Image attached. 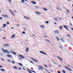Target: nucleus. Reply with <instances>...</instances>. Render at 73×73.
<instances>
[{
	"label": "nucleus",
	"mask_w": 73,
	"mask_h": 73,
	"mask_svg": "<svg viewBox=\"0 0 73 73\" xmlns=\"http://www.w3.org/2000/svg\"><path fill=\"white\" fill-rule=\"evenodd\" d=\"M10 52L11 54H14L15 55H16V52H15V51L12 50H11L10 51Z\"/></svg>",
	"instance_id": "obj_1"
},
{
	"label": "nucleus",
	"mask_w": 73,
	"mask_h": 73,
	"mask_svg": "<svg viewBox=\"0 0 73 73\" xmlns=\"http://www.w3.org/2000/svg\"><path fill=\"white\" fill-rule=\"evenodd\" d=\"M40 53L42 54H44V55H47V54H46L45 52H44V51H40Z\"/></svg>",
	"instance_id": "obj_2"
},
{
	"label": "nucleus",
	"mask_w": 73,
	"mask_h": 73,
	"mask_svg": "<svg viewBox=\"0 0 73 73\" xmlns=\"http://www.w3.org/2000/svg\"><path fill=\"white\" fill-rule=\"evenodd\" d=\"M7 57H9V58H12V55H11L7 54Z\"/></svg>",
	"instance_id": "obj_3"
},
{
	"label": "nucleus",
	"mask_w": 73,
	"mask_h": 73,
	"mask_svg": "<svg viewBox=\"0 0 73 73\" xmlns=\"http://www.w3.org/2000/svg\"><path fill=\"white\" fill-rule=\"evenodd\" d=\"M2 50L3 52V53H6V51H7V50H4L3 48H2Z\"/></svg>",
	"instance_id": "obj_4"
},
{
	"label": "nucleus",
	"mask_w": 73,
	"mask_h": 73,
	"mask_svg": "<svg viewBox=\"0 0 73 73\" xmlns=\"http://www.w3.org/2000/svg\"><path fill=\"white\" fill-rule=\"evenodd\" d=\"M63 27H64V28H65V29H66V30H67V31H69V30L68 29V27H67V26H66V25H63Z\"/></svg>",
	"instance_id": "obj_5"
},
{
	"label": "nucleus",
	"mask_w": 73,
	"mask_h": 73,
	"mask_svg": "<svg viewBox=\"0 0 73 73\" xmlns=\"http://www.w3.org/2000/svg\"><path fill=\"white\" fill-rule=\"evenodd\" d=\"M2 17H8V16L7 15H4V14H3L2 15Z\"/></svg>",
	"instance_id": "obj_6"
},
{
	"label": "nucleus",
	"mask_w": 73,
	"mask_h": 73,
	"mask_svg": "<svg viewBox=\"0 0 73 73\" xmlns=\"http://www.w3.org/2000/svg\"><path fill=\"white\" fill-rule=\"evenodd\" d=\"M31 58L32 60H33V61H34L35 62H38V61L35 60V59L33 58Z\"/></svg>",
	"instance_id": "obj_7"
},
{
	"label": "nucleus",
	"mask_w": 73,
	"mask_h": 73,
	"mask_svg": "<svg viewBox=\"0 0 73 73\" xmlns=\"http://www.w3.org/2000/svg\"><path fill=\"white\" fill-rule=\"evenodd\" d=\"M24 18L25 19H26L27 20H30V19L28 17H24Z\"/></svg>",
	"instance_id": "obj_8"
},
{
	"label": "nucleus",
	"mask_w": 73,
	"mask_h": 73,
	"mask_svg": "<svg viewBox=\"0 0 73 73\" xmlns=\"http://www.w3.org/2000/svg\"><path fill=\"white\" fill-rule=\"evenodd\" d=\"M54 32L55 33H57V34H58V33H58V30H55L54 31Z\"/></svg>",
	"instance_id": "obj_9"
},
{
	"label": "nucleus",
	"mask_w": 73,
	"mask_h": 73,
	"mask_svg": "<svg viewBox=\"0 0 73 73\" xmlns=\"http://www.w3.org/2000/svg\"><path fill=\"white\" fill-rule=\"evenodd\" d=\"M31 3L33 4H36V2L34 1H31Z\"/></svg>",
	"instance_id": "obj_10"
},
{
	"label": "nucleus",
	"mask_w": 73,
	"mask_h": 73,
	"mask_svg": "<svg viewBox=\"0 0 73 73\" xmlns=\"http://www.w3.org/2000/svg\"><path fill=\"white\" fill-rule=\"evenodd\" d=\"M20 57H21V58H25V57L22 55L20 54Z\"/></svg>",
	"instance_id": "obj_11"
},
{
	"label": "nucleus",
	"mask_w": 73,
	"mask_h": 73,
	"mask_svg": "<svg viewBox=\"0 0 73 73\" xmlns=\"http://www.w3.org/2000/svg\"><path fill=\"white\" fill-rule=\"evenodd\" d=\"M27 71L29 72V73H32V72L30 71V69H29V68H27Z\"/></svg>",
	"instance_id": "obj_12"
},
{
	"label": "nucleus",
	"mask_w": 73,
	"mask_h": 73,
	"mask_svg": "<svg viewBox=\"0 0 73 73\" xmlns=\"http://www.w3.org/2000/svg\"><path fill=\"white\" fill-rule=\"evenodd\" d=\"M3 45L5 46H9V45L5 44H4Z\"/></svg>",
	"instance_id": "obj_13"
},
{
	"label": "nucleus",
	"mask_w": 73,
	"mask_h": 73,
	"mask_svg": "<svg viewBox=\"0 0 73 73\" xmlns=\"http://www.w3.org/2000/svg\"><path fill=\"white\" fill-rule=\"evenodd\" d=\"M26 52H28V51H29V48H27L26 49Z\"/></svg>",
	"instance_id": "obj_14"
},
{
	"label": "nucleus",
	"mask_w": 73,
	"mask_h": 73,
	"mask_svg": "<svg viewBox=\"0 0 73 73\" xmlns=\"http://www.w3.org/2000/svg\"><path fill=\"white\" fill-rule=\"evenodd\" d=\"M39 66L41 70H42V69H43V67H42L41 66Z\"/></svg>",
	"instance_id": "obj_15"
},
{
	"label": "nucleus",
	"mask_w": 73,
	"mask_h": 73,
	"mask_svg": "<svg viewBox=\"0 0 73 73\" xmlns=\"http://www.w3.org/2000/svg\"><path fill=\"white\" fill-rule=\"evenodd\" d=\"M60 40L62 42H65V41L62 38H60Z\"/></svg>",
	"instance_id": "obj_16"
},
{
	"label": "nucleus",
	"mask_w": 73,
	"mask_h": 73,
	"mask_svg": "<svg viewBox=\"0 0 73 73\" xmlns=\"http://www.w3.org/2000/svg\"><path fill=\"white\" fill-rule=\"evenodd\" d=\"M6 53H7V54H10V52L7 50V51H6Z\"/></svg>",
	"instance_id": "obj_17"
},
{
	"label": "nucleus",
	"mask_w": 73,
	"mask_h": 73,
	"mask_svg": "<svg viewBox=\"0 0 73 73\" xmlns=\"http://www.w3.org/2000/svg\"><path fill=\"white\" fill-rule=\"evenodd\" d=\"M15 37V35L14 34L13 36H12L11 37V38H14V37Z\"/></svg>",
	"instance_id": "obj_18"
},
{
	"label": "nucleus",
	"mask_w": 73,
	"mask_h": 73,
	"mask_svg": "<svg viewBox=\"0 0 73 73\" xmlns=\"http://www.w3.org/2000/svg\"><path fill=\"white\" fill-rule=\"evenodd\" d=\"M42 9H43V10L45 11H47V9L46 8H43Z\"/></svg>",
	"instance_id": "obj_19"
},
{
	"label": "nucleus",
	"mask_w": 73,
	"mask_h": 73,
	"mask_svg": "<svg viewBox=\"0 0 73 73\" xmlns=\"http://www.w3.org/2000/svg\"><path fill=\"white\" fill-rule=\"evenodd\" d=\"M35 13H36V14H37V15H39V14H40L41 13L40 12H36Z\"/></svg>",
	"instance_id": "obj_20"
},
{
	"label": "nucleus",
	"mask_w": 73,
	"mask_h": 73,
	"mask_svg": "<svg viewBox=\"0 0 73 73\" xmlns=\"http://www.w3.org/2000/svg\"><path fill=\"white\" fill-rule=\"evenodd\" d=\"M57 58H59L60 60H61V61H63V60H62V59H61V58L59 57L58 56H57Z\"/></svg>",
	"instance_id": "obj_21"
},
{
	"label": "nucleus",
	"mask_w": 73,
	"mask_h": 73,
	"mask_svg": "<svg viewBox=\"0 0 73 73\" xmlns=\"http://www.w3.org/2000/svg\"><path fill=\"white\" fill-rule=\"evenodd\" d=\"M18 64L20 65V66H23V64L21 63H18Z\"/></svg>",
	"instance_id": "obj_22"
},
{
	"label": "nucleus",
	"mask_w": 73,
	"mask_h": 73,
	"mask_svg": "<svg viewBox=\"0 0 73 73\" xmlns=\"http://www.w3.org/2000/svg\"><path fill=\"white\" fill-rule=\"evenodd\" d=\"M13 68H14V69H17V67L15 66H13Z\"/></svg>",
	"instance_id": "obj_23"
},
{
	"label": "nucleus",
	"mask_w": 73,
	"mask_h": 73,
	"mask_svg": "<svg viewBox=\"0 0 73 73\" xmlns=\"http://www.w3.org/2000/svg\"><path fill=\"white\" fill-rule=\"evenodd\" d=\"M60 30H62V26H60Z\"/></svg>",
	"instance_id": "obj_24"
},
{
	"label": "nucleus",
	"mask_w": 73,
	"mask_h": 73,
	"mask_svg": "<svg viewBox=\"0 0 73 73\" xmlns=\"http://www.w3.org/2000/svg\"><path fill=\"white\" fill-rule=\"evenodd\" d=\"M1 71L2 72H5V70L4 69H1Z\"/></svg>",
	"instance_id": "obj_25"
},
{
	"label": "nucleus",
	"mask_w": 73,
	"mask_h": 73,
	"mask_svg": "<svg viewBox=\"0 0 73 73\" xmlns=\"http://www.w3.org/2000/svg\"><path fill=\"white\" fill-rule=\"evenodd\" d=\"M56 38L57 40H58V41H59L60 40V39L59 38L57 37H56Z\"/></svg>",
	"instance_id": "obj_26"
},
{
	"label": "nucleus",
	"mask_w": 73,
	"mask_h": 73,
	"mask_svg": "<svg viewBox=\"0 0 73 73\" xmlns=\"http://www.w3.org/2000/svg\"><path fill=\"white\" fill-rule=\"evenodd\" d=\"M46 41H48V42H49V43H50V41H49V40H46Z\"/></svg>",
	"instance_id": "obj_27"
},
{
	"label": "nucleus",
	"mask_w": 73,
	"mask_h": 73,
	"mask_svg": "<svg viewBox=\"0 0 73 73\" xmlns=\"http://www.w3.org/2000/svg\"><path fill=\"white\" fill-rule=\"evenodd\" d=\"M40 27H41V28H44V26L43 25H41L40 26Z\"/></svg>",
	"instance_id": "obj_28"
},
{
	"label": "nucleus",
	"mask_w": 73,
	"mask_h": 73,
	"mask_svg": "<svg viewBox=\"0 0 73 73\" xmlns=\"http://www.w3.org/2000/svg\"><path fill=\"white\" fill-rule=\"evenodd\" d=\"M35 8L36 9H39V7L37 6H35Z\"/></svg>",
	"instance_id": "obj_29"
},
{
	"label": "nucleus",
	"mask_w": 73,
	"mask_h": 73,
	"mask_svg": "<svg viewBox=\"0 0 73 73\" xmlns=\"http://www.w3.org/2000/svg\"><path fill=\"white\" fill-rule=\"evenodd\" d=\"M54 19L55 20H56V21H57V19L55 17H54Z\"/></svg>",
	"instance_id": "obj_30"
},
{
	"label": "nucleus",
	"mask_w": 73,
	"mask_h": 73,
	"mask_svg": "<svg viewBox=\"0 0 73 73\" xmlns=\"http://www.w3.org/2000/svg\"><path fill=\"white\" fill-rule=\"evenodd\" d=\"M3 25L4 27H6V25L5 24H3Z\"/></svg>",
	"instance_id": "obj_31"
},
{
	"label": "nucleus",
	"mask_w": 73,
	"mask_h": 73,
	"mask_svg": "<svg viewBox=\"0 0 73 73\" xmlns=\"http://www.w3.org/2000/svg\"><path fill=\"white\" fill-rule=\"evenodd\" d=\"M22 33H23V35H25V33L24 31L22 32Z\"/></svg>",
	"instance_id": "obj_32"
},
{
	"label": "nucleus",
	"mask_w": 73,
	"mask_h": 73,
	"mask_svg": "<svg viewBox=\"0 0 73 73\" xmlns=\"http://www.w3.org/2000/svg\"><path fill=\"white\" fill-rule=\"evenodd\" d=\"M21 1H22V3H24V0H21Z\"/></svg>",
	"instance_id": "obj_33"
},
{
	"label": "nucleus",
	"mask_w": 73,
	"mask_h": 73,
	"mask_svg": "<svg viewBox=\"0 0 73 73\" xmlns=\"http://www.w3.org/2000/svg\"><path fill=\"white\" fill-rule=\"evenodd\" d=\"M8 1L10 2V3H12V1H11V0H7Z\"/></svg>",
	"instance_id": "obj_34"
},
{
	"label": "nucleus",
	"mask_w": 73,
	"mask_h": 73,
	"mask_svg": "<svg viewBox=\"0 0 73 73\" xmlns=\"http://www.w3.org/2000/svg\"><path fill=\"white\" fill-rule=\"evenodd\" d=\"M68 70H70V71H71V72L72 71V70H71V69H70L69 68H68Z\"/></svg>",
	"instance_id": "obj_35"
},
{
	"label": "nucleus",
	"mask_w": 73,
	"mask_h": 73,
	"mask_svg": "<svg viewBox=\"0 0 73 73\" xmlns=\"http://www.w3.org/2000/svg\"><path fill=\"white\" fill-rule=\"evenodd\" d=\"M12 62L13 64H15V62L14 61H12Z\"/></svg>",
	"instance_id": "obj_36"
},
{
	"label": "nucleus",
	"mask_w": 73,
	"mask_h": 73,
	"mask_svg": "<svg viewBox=\"0 0 73 73\" xmlns=\"http://www.w3.org/2000/svg\"><path fill=\"white\" fill-rule=\"evenodd\" d=\"M58 19V20H61L62 19L61 18H57Z\"/></svg>",
	"instance_id": "obj_37"
},
{
	"label": "nucleus",
	"mask_w": 73,
	"mask_h": 73,
	"mask_svg": "<svg viewBox=\"0 0 73 73\" xmlns=\"http://www.w3.org/2000/svg\"><path fill=\"white\" fill-rule=\"evenodd\" d=\"M62 72H63V73H66V72H65V71L64 70H63Z\"/></svg>",
	"instance_id": "obj_38"
},
{
	"label": "nucleus",
	"mask_w": 73,
	"mask_h": 73,
	"mask_svg": "<svg viewBox=\"0 0 73 73\" xmlns=\"http://www.w3.org/2000/svg\"><path fill=\"white\" fill-rule=\"evenodd\" d=\"M32 36H33L34 37H35V38L36 37V36H35V35L34 34H33L32 35Z\"/></svg>",
	"instance_id": "obj_39"
},
{
	"label": "nucleus",
	"mask_w": 73,
	"mask_h": 73,
	"mask_svg": "<svg viewBox=\"0 0 73 73\" xmlns=\"http://www.w3.org/2000/svg\"><path fill=\"white\" fill-rule=\"evenodd\" d=\"M66 11H67V12H69V10L68 9H66Z\"/></svg>",
	"instance_id": "obj_40"
},
{
	"label": "nucleus",
	"mask_w": 73,
	"mask_h": 73,
	"mask_svg": "<svg viewBox=\"0 0 73 73\" xmlns=\"http://www.w3.org/2000/svg\"><path fill=\"white\" fill-rule=\"evenodd\" d=\"M46 23L48 24H49V22L48 21H46Z\"/></svg>",
	"instance_id": "obj_41"
},
{
	"label": "nucleus",
	"mask_w": 73,
	"mask_h": 73,
	"mask_svg": "<svg viewBox=\"0 0 73 73\" xmlns=\"http://www.w3.org/2000/svg\"><path fill=\"white\" fill-rule=\"evenodd\" d=\"M61 64H59V68H61Z\"/></svg>",
	"instance_id": "obj_42"
},
{
	"label": "nucleus",
	"mask_w": 73,
	"mask_h": 73,
	"mask_svg": "<svg viewBox=\"0 0 73 73\" xmlns=\"http://www.w3.org/2000/svg\"><path fill=\"white\" fill-rule=\"evenodd\" d=\"M67 35L68 36V37H69L70 38V35L68 34H67Z\"/></svg>",
	"instance_id": "obj_43"
},
{
	"label": "nucleus",
	"mask_w": 73,
	"mask_h": 73,
	"mask_svg": "<svg viewBox=\"0 0 73 73\" xmlns=\"http://www.w3.org/2000/svg\"><path fill=\"white\" fill-rule=\"evenodd\" d=\"M65 68H66V69H68L69 68L66 66H65Z\"/></svg>",
	"instance_id": "obj_44"
},
{
	"label": "nucleus",
	"mask_w": 73,
	"mask_h": 73,
	"mask_svg": "<svg viewBox=\"0 0 73 73\" xmlns=\"http://www.w3.org/2000/svg\"><path fill=\"white\" fill-rule=\"evenodd\" d=\"M9 11H10V12H11L12 13H13V12H12V11L11 10H9Z\"/></svg>",
	"instance_id": "obj_45"
},
{
	"label": "nucleus",
	"mask_w": 73,
	"mask_h": 73,
	"mask_svg": "<svg viewBox=\"0 0 73 73\" xmlns=\"http://www.w3.org/2000/svg\"><path fill=\"white\" fill-rule=\"evenodd\" d=\"M60 48H61V49H62V47L61 46H60Z\"/></svg>",
	"instance_id": "obj_46"
},
{
	"label": "nucleus",
	"mask_w": 73,
	"mask_h": 73,
	"mask_svg": "<svg viewBox=\"0 0 73 73\" xmlns=\"http://www.w3.org/2000/svg\"><path fill=\"white\" fill-rule=\"evenodd\" d=\"M18 69L19 70H21V68H18Z\"/></svg>",
	"instance_id": "obj_47"
},
{
	"label": "nucleus",
	"mask_w": 73,
	"mask_h": 73,
	"mask_svg": "<svg viewBox=\"0 0 73 73\" xmlns=\"http://www.w3.org/2000/svg\"><path fill=\"white\" fill-rule=\"evenodd\" d=\"M32 72H34V73H36V72H35V71L33 70V71Z\"/></svg>",
	"instance_id": "obj_48"
},
{
	"label": "nucleus",
	"mask_w": 73,
	"mask_h": 73,
	"mask_svg": "<svg viewBox=\"0 0 73 73\" xmlns=\"http://www.w3.org/2000/svg\"><path fill=\"white\" fill-rule=\"evenodd\" d=\"M7 24H8V25H9V22H7Z\"/></svg>",
	"instance_id": "obj_49"
},
{
	"label": "nucleus",
	"mask_w": 73,
	"mask_h": 73,
	"mask_svg": "<svg viewBox=\"0 0 73 73\" xmlns=\"http://www.w3.org/2000/svg\"><path fill=\"white\" fill-rule=\"evenodd\" d=\"M1 59L2 60V61H5V60H4V59H3L2 58H1Z\"/></svg>",
	"instance_id": "obj_50"
},
{
	"label": "nucleus",
	"mask_w": 73,
	"mask_h": 73,
	"mask_svg": "<svg viewBox=\"0 0 73 73\" xmlns=\"http://www.w3.org/2000/svg\"><path fill=\"white\" fill-rule=\"evenodd\" d=\"M0 20H3V18L1 17H0Z\"/></svg>",
	"instance_id": "obj_51"
},
{
	"label": "nucleus",
	"mask_w": 73,
	"mask_h": 73,
	"mask_svg": "<svg viewBox=\"0 0 73 73\" xmlns=\"http://www.w3.org/2000/svg\"><path fill=\"white\" fill-rule=\"evenodd\" d=\"M8 60V61H9V62H11V60Z\"/></svg>",
	"instance_id": "obj_52"
},
{
	"label": "nucleus",
	"mask_w": 73,
	"mask_h": 73,
	"mask_svg": "<svg viewBox=\"0 0 73 73\" xmlns=\"http://www.w3.org/2000/svg\"><path fill=\"white\" fill-rule=\"evenodd\" d=\"M14 12H15V13H16V12H17V11H15V10H13Z\"/></svg>",
	"instance_id": "obj_53"
},
{
	"label": "nucleus",
	"mask_w": 73,
	"mask_h": 73,
	"mask_svg": "<svg viewBox=\"0 0 73 73\" xmlns=\"http://www.w3.org/2000/svg\"><path fill=\"white\" fill-rule=\"evenodd\" d=\"M0 68H3V66H2L0 65Z\"/></svg>",
	"instance_id": "obj_54"
},
{
	"label": "nucleus",
	"mask_w": 73,
	"mask_h": 73,
	"mask_svg": "<svg viewBox=\"0 0 73 73\" xmlns=\"http://www.w3.org/2000/svg\"><path fill=\"white\" fill-rule=\"evenodd\" d=\"M70 25L71 26H72V23H70Z\"/></svg>",
	"instance_id": "obj_55"
},
{
	"label": "nucleus",
	"mask_w": 73,
	"mask_h": 73,
	"mask_svg": "<svg viewBox=\"0 0 73 73\" xmlns=\"http://www.w3.org/2000/svg\"><path fill=\"white\" fill-rule=\"evenodd\" d=\"M44 65L46 67H48V66H47V65H46L45 64Z\"/></svg>",
	"instance_id": "obj_56"
},
{
	"label": "nucleus",
	"mask_w": 73,
	"mask_h": 73,
	"mask_svg": "<svg viewBox=\"0 0 73 73\" xmlns=\"http://www.w3.org/2000/svg\"><path fill=\"white\" fill-rule=\"evenodd\" d=\"M20 54H19V55H18V57H20Z\"/></svg>",
	"instance_id": "obj_57"
},
{
	"label": "nucleus",
	"mask_w": 73,
	"mask_h": 73,
	"mask_svg": "<svg viewBox=\"0 0 73 73\" xmlns=\"http://www.w3.org/2000/svg\"><path fill=\"white\" fill-rule=\"evenodd\" d=\"M30 62H31V63H32V64H33V63L32 62H31V61H30Z\"/></svg>",
	"instance_id": "obj_58"
},
{
	"label": "nucleus",
	"mask_w": 73,
	"mask_h": 73,
	"mask_svg": "<svg viewBox=\"0 0 73 73\" xmlns=\"http://www.w3.org/2000/svg\"><path fill=\"white\" fill-rule=\"evenodd\" d=\"M2 29H0V31H2Z\"/></svg>",
	"instance_id": "obj_59"
},
{
	"label": "nucleus",
	"mask_w": 73,
	"mask_h": 73,
	"mask_svg": "<svg viewBox=\"0 0 73 73\" xmlns=\"http://www.w3.org/2000/svg\"><path fill=\"white\" fill-rule=\"evenodd\" d=\"M58 73H61V72H60L58 71Z\"/></svg>",
	"instance_id": "obj_60"
},
{
	"label": "nucleus",
	"mask_w": 73,
	"mask_h": 73,
	"mask_svg": "<svg viewBox=\"0 0 73 73\" xmlns=\"http://www.w3.org/2000/svg\"><path fill=\"white\" fill-rule=\"evenodd\" d=\"M71 29H72V31H73V28H71Z\"/></svg>",
	"instance_id": "obj_61"
},
{
	"label": "nucleus",
	"mask_w": 73,
	"mask_h": 73,
	"mask_svg": "<svg viewBox=\"0 0 73 73\" xmlns=\"http://www.w3.org/2000/svg\"><path fill=\"white\" fill-rule=\"evenodd\" d=\"M2 28H3L5 29V27L3 26H2Z\"/></svg>",
	"instance_id": "obj_62"
},
{
	"label": "nucleus",
	"mask_w": 73,
	"mask_h": 73,
	"mask_svg": "<svg viewBox=\"0 0 73 73\" xmlns=\"http://www.w3.org/2000/svg\"><path fill=\"white\" fill-rule=\"evenodd\" d=\"M11 29H13V27H11Z\"/></svg>",
	"instance_id": "obj_63"
},
{
	"label": "nucleus",
	"mask_w": 73,
	"mask_h": 73,
	"mask_svg": "<svg viewBox=\"0 0 73 73\" xmlns=\"http://www.w3.org/2000/svg\"><path fill=\"white\" fill-rule=\"evenodd\" d=\"M56 24H57V23H54V24L56 25Z\"/></svg>",
	"instance_id": "obj_64"
}]
</instances>
